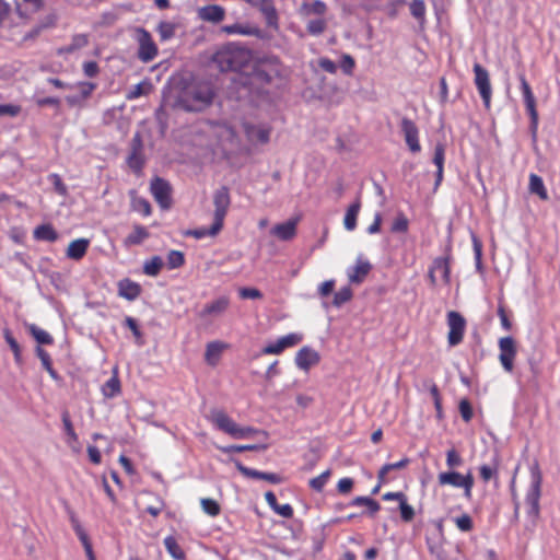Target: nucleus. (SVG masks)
Masks as SVG:
<instances>
[{
    "instance_id": "obj_48",
    "label": "nucleus",
    "mask_w": 560,
    "mask_h": 560,
    "mask_svg": "<svg viewBox=\"0 0 560 560\" xmlns=\"http://www.w3.org/2000/svg\"><path fill=\"white\" fill-rule=\"evenodd\" d=\"M237 431L238 433H236L234 435L235 439H243V438H247L249 435H253V434H258V435H262L265 439L268 438V433L264 430H258V429H255V428H252V427H237Z\"/></svg>"
},
{
    "instance_id": "obj_61",
    "label": "nucleus",
    "mask_w": 560,
    "mask_h": 560,
    "mask_svg": "<svg viewBox=\"0 0 560 560\" xmlns=\"http://www.w3.org/2000/svg\"><path fill=\"white\" fill-rule=\"evenodd\" d=\"M335 284H336V282H335L334 279H330V280H327V281L323 282L318 287V295L320 298H326V296L330 295L334 292Z\"/></svg>"
},
{
    "instance_id": "obj_49",
    "label": "nucleus",
    "mask_w": 560,
    "mask_h": 560,
    "mask_svg": "<svg viewBox=\"0 0 560 560\" xmlns=\"http://www.w3.org/2000/svg\"><path fill=\"white\" fill-rule=\"evenodd\" d=\"M457 528L462 532H470L474 527L471 517L468 514H463L454 518Z\"/></svg>"
},
{
    "instance_id": "obj_57",
    "label": "nucleus",
    "mask_w": 560,
    "mask_h": 560,
    "mask_svg": "<svg viewBox=\"0 0 560 560\" xmlns=\"http://www.w3.org/2000/svg\"><path fill=\"white\" fill-rule=\"evenodd\" d=\"M223 31L228 34H242V35H252L254 32L249 27H245L241 24L226 25L223 27Z\"/></svg>"
},
{
    "instance_id": "obj_33",
    "label": "nucleus",
    "mask_w": 560,
    "mask_h": 560,
    "mask_svg": "<svg viewBox=\"0 0 560 560\" xmlns=\"http://www.w3.org/2000/svg\"><path fill=\"white\" fill-rule=\"evenodd\" d=\"M16 10L21 15L36 12L40 5V0H15Z\"/></svg>"
},
{
    "instance_id": "obj_39",
    "label": "nucleus",
    "mask_w": 560,
    "mask_h": 560,
    "mask_svg": "<svg viewBox=\"0 0 560 560\" xmlns=\"http://www.w3.org/2000/svg\"><path fill=\"white\" fill-rule=\"evenodd\" d=\"M104 396L112 398L120 392V382L117 376H112L102 388Z\"/></svg>"
},
{
    "instance_id": "obj_8",
    "label": "nucleus",
    "mask_w": 560,
    "mask_h": 560,
    "mask_svg": "<svg viewBox=\"0 0 560 560\" xmlns=\"http://www.w3.org/2000/svg\"><path fill=\"white\" fill-rule=\"evenodd\" d=\"M150 191L162 209L166 210L171 208L172 187L167 180L159 176L153 177L150 184Z\"/></svg>"
},
{
    "instance_id": "obj_7",
    "label": "nucleus",
    "mask_w": 560,
    "mask_h": 560,
    "mask_svg": "<svg viewBox=\"0 0 560 560\" xmlns=\"http://www.w3.org/2000/svg\"><path fill=\"white\" fill-rule=\"evenodd\" d=\"M144 163L142 136L140 132H136L130 142V152L127 156V164L136 174L139 175L142 172Z\"/></svg>"
},
{
    "instance_id": "obj_32",
    "label": "nucleus",
    "mask_w": 560,
    "mask_h": 560,
    "mask_svg": "<svg viewBox=\"0 0 560 560\" xmlns=\"http://www.w3.org/2000/svg\"><path fill=\"white\" fill-rule=\"evenodd\" d=\"M164 546L167 550V552L176 560H184L185 559V552L180 548V546L177 544V540L173 536H167L164 539Z\"/></svg>"
},
{
    "instance_id": "obj_55",
    "label": "nucleus",
    "mask_w": 560,
    "mask_h": 560,
    "mask_svg": "<svg viewBox=\"0 0 560 560\" xmlns=\"http://www.w3.org/2000/svg\"><path fill=\"white\" fill-rule=\"evenodd\" d=\"M125 325L132 331L137 342L142 345V332L139 329L137 320L128 316L125 318Z\"/></svg>"
},
{
    "instance_id": "obj_20",
    "label": "nucleus",
    "mask_w": 560,
    "mask_h": 560,
    "mask_svg": "<svg viewBox=\"0 0 560 560\" xmlns=\"http://www.w3.org/2000/svg\"><path fill=\"white\" fill-rule=\"evenodd\" d=\"M198 16L202 21L211 22V23H220L224 20L225 10L223 7L218 4H209L198 10Z\"/></svg>"
},
{
    "instance_id": "obj_59",
    "label": "nucleus",
    "mask_w": 560,
    "mask_h": 560,
    "mask_svg": "<svg viewBox=\"0 0 560 560\" xmlns=\"http://www.w3.org/2000/svg\"><path fill=\"white\" fill-rule=\"evenodd\" d=\"M236 468L243 476L253 478V479H260V476L262 472V471H259V470H256L253 468H248V467L244 466L241 462H236Z\"/></svg>"
},
{
    "instance_id": "obj_52",
    "label": "nucleus",
    "mask_w": 560,
    "mask_h": 560,
    "mask_svg": "<svg viewBox=\"0 0 560 560\" xmlns=\"http://www.w3.org/2000/svg\"><path fill=\"white\" fill-rule=\"evenodd\" d=\"M399 510H400V516H401V520L406 523H409L413 520L415 517V510L411 505H409L407 503V499H405V501H401L399 503Z\"/></svg>"
},
{
    "instance_id": "obj_19",
    "label": "nucleus",
    "mask_w": 560,
    "mask_h": 560,
    "mask_svg": "<svg viewBox=\"0 0 560 560\" xmlns=\"http://www.w3.org/2000/svg\"><path fill=\"white\" fill-rule=\"evenodd\" d=\"M299 219H290L287 222L276 224L271 234L281 241H290L296 235V225Z\"/></svg>"
},
{
    "instance_id": "obj_37",
    "label": "nucleus",
    "mask_w": 560,
    "mask_h": 560,
    "mask_svg": "<svg viewBox=\"0 0 560 560\" xmlns=\"http://www.w3.org/2000/svg\"><path fill=\"white\" fill-rule=\"evenodd\" d=\"M435 272H440L444 282L450 281V264L447 258L439 257L434 259L431 267Z\"/></svg>"
},
{
    "instance_id": "obj_43",
    "label": "nucleus",
    "mask_w": 560,
    "mask_h": 560,
    "mask_svg": "<svg viewBox=\"0 0 560 560\" xmlns=\"http://www.w3.org/2000/svg\"><path fill=\"white\" fill-rule=\"evenodd\" d=\"M156 31L161 40H168L175 35V25L171 22H160Z\"/></svg>"
},
{
    "instance_id": "obj_64",
    "label": "nucleus",
    "mask_w": 560,
    "mask_h": 560,
    "mask_svg": "<svg viewBox=\"0 0 560 560\" xmlns=\"http://www.w3.org/2000/svg\"><path fill=\"white\" fill-rule=\"evenodd\" d=\"M497 467H492V466H489V465H482L480 468H479V471H480V477L481 479L487 482L489 481L493 476H495L497 474Z\"/></svg>"
},
{
    "instance_id": "obj_25",
    "label": "nucleus",
    "mask_w": 560,
    "mask_h": 560,
    "mask_svg": "<svg viewBox=\"0 0 560 560\" xmlns=\"http://www.w3.org/2000/svg\"><path fill=\"white\" fill-rule=\"evenodd\" d=\"M300 12L304 16L317 15L323 18L327 12V4L322 0H314L313 2H303Z\"/></svg>"
},
{
    "instance_id": "obj_16",
    "label": "nucleus",
    "mask_w": 560,
    "mask_h": 560,
    "mask_svg": "<svg viewBox=\"0 0 560 560\" xmlns=\"http://www.w3.org/2000/svg\"><path fill=\"white\" fill-rule=\"evenodd\" d=\"M252 7L257 8L264 15L266 25L270 28H279V15L273 0H256Z\"/></svg>"
},
{
    "instance_id": "obj_42",
    "label": "nucleus",
    "mask_w": 560,
    "mask_h": 560,
    "mask_svg": "<svg viewBox=\"0 0 560 560\" xmlns=\"http://www.w3.org/2000/svg\"><path fill=\"white\" fill-rule=\"evenodd\" d=\"M151 90V84L149 82H141L132 86L127 93L128 100H136L142 95H145Z\"/></svg>"
},
{
    "instance_id": "obj_14",
    "label": "nucleus",
    "mask_w": 560,
    "mask_h": 560,
    "mask_svg": "<svg viewBox=\"0 0 560 560\" xmlns=\"http://www.w3.org/2000/svg\"><path fill=\"white\" fill-rule=\"evenodd\" d=\"M230 307V298L222 295L207 303L198 313V317L203 320L214 319L222 316Z\"/></svg>"
},
{
    "instance_id": "obj_26",
    "label": "nucleus",
    "mask_w": 560,
    "mask_h": 560,
    "mask_svg": "<svg viewBox=\"0 0 560 560\" xmlns=\"http://www.w3.org/2000/svg\"><path fill=\"white\" fill-rule=\"evenodd\" d=\"M89 245L90 242L86 238H78L72 241L67 248V257L74 260L81 259L85 255Z\"/></svg>"
},
{
    "instance_id": "obj_62",
    "label": "nucleus",
    "mask_w": 560,
    "mask_h": 560,
    "mask_svg": "<svg viewBox=\"0 0 560 560\" xmlns=\"http://www.w3.org/2000/svg\"><path fill=\"white\" fill-rule=\"evenodd\" d=\"M238 293L242 299H260V298H262L261 292L256 288H241Z\"/></svg>"
},
{
    "instance_id": "obj_18",
    "label": "nucleus",
    "mask_w": 560,
    "mask_h": 560,
    "mask_svg": "<svg viewBox=\"0 0 560 560\" xmlns=\"http://www.w3.org/2000/svg\"><path fill=\"white\" fill-rule=\"evenodd\" d=\"M212 421L221 431L230 434L233 438L236 433H238V424L221 410L213 411Z\"/></svg>"
},
{
    "instance_id": "obj_36",
    "label": "nucleus",
    "mask_w": 560,
    "mask_h": 560,
    "mask_svg": "<svg viewBox=\"0 0 560 560\" xmlns=\"http://www.w3.org/2000/svg\"><path fill=\"white\" fill-rule=\"evenodd\" d=\"M162 267H163L162 258L160 256H153L151 259H149L144 262L143 272L147 276L155 277L160 273Z\"/></svg>"
},
{
    "instance_id": "obj_44",
    "label": "nucleus",
    "mask_w": 560,
    "mask_h": 560,
    "mask_svg": "<svg viewBox=\"0 0 560 560\" xmlns=\"http://www.w3.org/2000/svg\"><path fill=\"white\" fill-rule=\"evenodd\" d=\"M330 475H331L330 469L325 470L319 476L312 478L310 480V487L317 492H322L325 485L327 483Z\"/></svg>"
},
{
    "instance_id": "obj_27",
    "label": "nucleus",
    "mask_w": 560,
    "mask_h": 560,
    "mask_svg": "<svg viewBox=\"0 0 560 560\" xmlns=\"http://www.w3.org/2000/svg\"><path fill=\"white\" fill-rule=\"evenodd\" d=\"M361 209V202L360 199L357 198V200L351 203L345 214L343 219V225L345 229L348 231H353L357 226V218Z\"/></svg>"
},
{
    "instance_id": "obj_40",
    "label": "nucleus",
    "mask_w": 560,
    "mask_h": 560,
    "mask_svg": "<svg viewBox=\"0 0 560 560\" xmlns=\"http://www.w3.org/2000/svg\"><path fill=\"white\" fill-rule=\"evenodd\" d=\"M352 299V290L350 287H343L338 292L335 293L332 305L336 307H340L345 303L349 302Z\"/></svg>"
},
{
    "instance_id": "obj_24",
    "label": "nucleus",
    "mask_w": 560,
    "mask_h": 560,
    "mask_svg": "<svg viewBox=\"0 0 560 560\" xmlns=\"http://www.w3.org/2000/svg\"><path fill=\"white\" fill-rule=\"evenodd\" d=\"M89 44V37L85 34H77L72 36L71 43L69 45L62 46L57 49V54L59 56L70 55L75 52L79 49L84 48Z\"/></svg>"
},
{
    "instance_id": "obj_45",
    "label": "nucleus",
    "mask_w": 560,
    "mask_h": 560,
    "mask_svg": "<svg viewBox=\"0 0 560 560\" xmlns=\"http://www.w3.org/2000/svg\"><path fill=\"white\" fill-rule=\"evenodd\" d=\"M185 262V256L179 250H171L167 254V266L170 269L179 268Z\"/></svg>"
},
{
    "instance_id": "obj_58",
    "label": "nucleus",
    "mask_w": 560,
    "mask_h": 560,
    "mask_svg": "<svg viewBox=\"0 0 560 560\" xmlns=\"http://www.w3.org/2000/svg\"><path fill=\"white\" fill-rule=\"evenodd\" d=\"M282 343L283 349L293 347L302 341V336L299 334H289L279 338Z\"/></svg>"
},
{
    "instance_id": "obj_29",
    "label": "nucleus",
    "mask_w": 560,
    "mask_h": 560,
    "mask_svg": "<svg viewBox=\"0 0 560 560\" xmlns=\"http://www.w3.org/2000/svg\"><path fill=\"white\" fill-rule=\"evenodd\" d=\"M350 505L366 506V514L371 517H374L375 514L381 510L380 503L369 497H355L350 502Z\"/></svg>"
},
{
    "instance_id": "obj_15",
    "label": "nucleus",
    "mask_w": 560,
    "mask_h": 560,
    "mask_svg": "<svg viewBox=\"0 0 560 560\" xmlns=\"http://www.w3.org/2000/svg\"><path fill=\"white\" fill-rule=\"evenodd\" d=\"M400 130L409 150L412 153L420 152L421 145L419 143V129L416 124L411 119L404 117L400 121Z\"/></svg>"
},
{
    "instance_id": "obj_9",
    "label": "nucleus",
    "mask_w": 560,
    "mask_h": 560,
    "mask_svg": "<svg viewBox=\"0 0 560 560\" xmlns=\"http://www.w3.org/2000/svg\"><path fill=\"white\" fill-rule=\"evenodd\" d=\"M137 42L139 45L138 58L143 62L152 61L158 55V47L150 33L142 27L137 28Z\"/></svg>"
},
{
    "instance_id": "obj_50",
    "label": "nucleus",
    "mask_w": 560,
    "mask_h": 560,
    "mask_svg": "<svg viewBox=\"0 0 560 560\" xmlns=\"http://www.w3.org/2000/svg\"><path fill=\"white\" fill-rule=\"evenodd\" d=\"M61 419H62V423H63V428H65L66 434L69 436V440L72 441V442H77L78 441V435L74 432V429H73V425H72L69 412L68 411H63L62 416H61Z\"/></svg>"
},
{
    "instance_id": "obj_12",
    "label": "nucleus",
    "mask_w": 560,
    "mask_h": 560,
    "mask_svg": "<svg viewBox=\"0 0 560 560\" xmlns=\"http://www.w3.org/2000/svg\"><path fill=\"white\" fill-rule=\"evenodd\" d=\"M500 355L499 360L503 369L511 373L514 369V359L517 353L516 342L513 337L508 336L499 340Z\"/></svg>"
},
{
    "instance_id": "obj_38",
    "label": "nucleus",
    "mask_w": 560,
    "mask_h": 560,
    "mask_svg": "<svg viewBox=\"0 0 560 560\" xmlns=\"http://www.w3.org/2000/svg\"><path fill=\"white\" fill-rule=\"evenodd\" d=\"M267 444H250V445H230L223 450L224 453H242L246 451H265L267 450Z\"/></svg>"
},
{
    "instance_id": "obj_3",
    "label": "nucleus",
    "mask_w": 560,
    "mask_h": 560,
    "mask_svg": "<svg viewBox=\"0 0 560 560\" xmlns=\"http://www.w3.org/2000/svg\"><path fill=\"white\" fill-rule=\"evenodd\" d=\"M530 487L526 493L525 503L527 505V515L532 518V525L536 526L537 520L540 514V497L542 475L537 462L530 467Z\"/></svg>"
},
{
    "instance_id": "obj_60",
    "label": "nucleus",
    "mask_w": 560,
    "mask_h": 560,
    "mask_svg": "<svg viewBox=\"0 0 560 560\" xmlns=\"http://www.w3.org/2000/svg\"><path fill=\"white\" fill-rule=\"evenodd\" d=\"M408 230V219L404 214L397 215L392 225L393 232H406Z\"/></svg>"
},
{
    "instance_id": "obj_10",
    "label": "nucleus",
    "mask_w": 560,
    "mask_h": 560,
    "mask_svg": "<svg viewBox=\"0 0 560 560\" xmlns=\"http://www.w3.org/2000/svg\"><path fill=\"white\" fill-rule=\"evenodd\" d=\"M447 325L450 328L447 336L448 345L451 347L457 346L463 340L466 320L458 312L451 311L447 313Z\"/></svg>"
},
{
    "instance_id": "obj_63",
    "label": "nucleus",
    "mask_w": 560,
    "mask_h": 560,
    "mask_svg": "<svg viewBox=\"0 0 560 560\" xmlns=\"http://www.w3.org/2000/svg\"><path fill=\"white\" fill-rule=\"evenodd\" d=\"M83 72L88 78H94L98 74L100 68L95 61H86L83 63Z\"/></svg>"
},
{
    "instance_id": "obj_21",
    "label": "nucleus",
    "mask_w": 560,
    "mask_h": 560,
    "mask_svg": "<svg viewBox=\"0 0 560 560\" xmlns=\"http://www.w3.org/2000/svg\"><path fill=\"white\" fill-rule=\"evenodd\" d=\"M117 285L119 296L128 301H133L141 294L140 284L128 278L120 280Z\"/></svg>"
},
{
    "instance_id": "obj_11",
    "label": "nucleus",
    "mask_w": 560,
    "mask_h": 560,
    "mask_svg": "<svg viewBox=\"0 0 560 560\" xmlns=\"http://www.w3.org/2000/svg\"><path fill=\"white\" fill-rule=\"evenodd\" d=\"M518 79L521 82V89H522V93H523V97H524V103H525L526 109L530 117V130H532L533 136L535 137L536 132H537V126H538V113L536 109V100H535V96L532 92V89H530L528 82L525 79V75L520 74Z\"/></svg>"
},
{
    "instance_id": "obj_35",
    "label": "nucleus",
    "mask_w": 560,
    "mask_h": 560,
    "mask_svg": "<svg viewBox=\"0 0 560 560\" xmlns=\"http://www.w3.org/2000/svg\"><path fill=\"white\" fill-rule=\"evenodd\" d=\"M28 331L38 342V345H51L54 342L52 337L44 329L32 324L28 326Z\"/></svg>"
},
{
    "instance_id": "obj_23",
    "label": "nucleus",
    "mask_w": 560,
    "mask_h": 560,
    "mask_svg": "<svg viewBox=\"0 0 560 560\" xmlns=\"http://www.w3.org/2000/svg\"><path fill=\"white\" fill-rule=\"evenodd\" d=\"M228 348V345L222 341H211L207 343L205 360L209 365H215L224 349Z\"/></svg>"
},
{
    "instance_id": "obj_53",
    "label": "nucleus",
    "mask_w": 560,
    "mask_h": 560,
    "mask_svg": "<svg viewBox=\"0 0 560 560\" xmlns=\"http://www.w3.org/2000/svg\"><path fill=\"white\" fill-rule=\"evenodd\" d=\"M445 158V145L443 143H436L434 148L433 163L438 170L443 168Z\"/></svg>"
},
{
    "instance_id": "obj_5",
    "label": "nucleus",
    "mask_w": 560,
    "mask_h": 560,
    "mask_svg": "<svg viewBox=\"0 0 560 560\" xmlns=\"http://www.w3.org/2000/svg\"><path fill=\"white\" fill-rule=\"evenodd\" d=\"M438 481L440 486L450 485L455 488H463L465 498L468 500L471 499V490L474 487V476L471 471H468L466 475H460L454 470L440 472Z\"/></svg>"
},
{
    "instance_id": "obj_56",
    "label": "nucleus",
    "mask_w": 560,
    "mask_h": 560,
    "mask_svg": "<svg viewBox=\"0 0 560 560\" xmlns=\"http://www.w3.org/2000/svg\"><path fill=\"white\" fill-rule=\"evenodd\" d=\"M410 12L416 19H423L425 13L424 2L422 0H413L410 4Z\"/></svg>"
},
{
    "instance_id": "obj_2",
    "label": "nucleus",
    "mask_w": 560,
    "mask_h": 560,
    "mask_svg": "<svg viewBox=\"0 0 560 560\" xmlns=\"http://www.w3.org/2000/svg\"><path fill=\"white\" fill-rule=\"evenodd\" d=\"M248 59V50L234 45L221 48L213 56V62L221 71H240Z\"/></svg>"
},
{
    "instance_id": "obj_22",
    "label": "nucleus",
    "mask_w": 560,
    "mask_h": 560,
    "mask_svg": "<svg viewBox=\"0 0 560 560\" xmlns=\"http://www.w3.org/2000/svg\"><path fill=\"white\" fill-rule=\"evenodd\" d=\"M372 266L368 260L359 258L354 267L348 271V278L351 283L359 284L369 275Z\"/></svg>"
},
{
    "instance_id": "obj_6",
    "label": "nucleus",
    "mask_w": 560,
    "mask_h": 560,
    "mask_svg": "<svg viewBox=\"0 0 560 560\" xmlns=\"http://www.w3.org/2000/svg\"><path fill=\"white\" fill-rule=\"evenodd\" d=\"M242 129L249 143L267 144L270 140L271 127L266 124H254L250 121H243Z\"/></svg>"
},
{
    "instance_id": "obj_51",
    "label": "nucleus",
    "mask_w": 560,
    "mask_h": 560,
    "mask_svg": "<svg viewBox=\"0 0 560 560\" xmlns=\"http://www.w3.org/2000/svg\"><path fill=\"white\" fill-rule=\"evenodd\" d=\"M462 464H463V458L457 453V451L454 450V448L448 450L447 453H446V465H447V467L453 469V468L462 466Z\"/></svg>"
},
{
    "instance_id": "obj_31",
    "label": "nucleus",
    "mask_w": 560,
    "mask_h": 560,
    "mask_svg": "<svg viewBox=\"0 0 560 560\" xmlns=\"http://www.w3.org/2000/svg\"><path fill=\"white\" fill-rule=\"evenodd\" d=\"M149 237V232L144 226L136 225L133 228V231L126 237L125 244L130 245H138L141 244L145 238Z\"/></svg>"
},
{
    "instance_id": "obj_46",
    "label": "nucleus",
    "mask_w": 560,
    "mask_h": 560,
    "mask_svg": "<svg viewBox=\"0 0 560 560\" xmlns=\"http://www.w3.org/2000/svg\"><path fill=\"white\" fill-rule=\"evenodd\" d=\"M3 336H4L7 343L10 346L12 352L14 353L15 361L18 363H20L21 362V348H20L18 341L12 336V334L9 329H4Z\"/></svg>"
},
{
    "instance_id": "obj_54",
    "label": "nucleus",
    "mask_w": 560,
    "mask_h": 560,
    "mask_svg": "<svg viewBox=\"0 0 560 560\" xmlns=\"http://www.w3.org/2000/svg\"><path fill=\"white\" fill-rule=\"evenodd\" d=\"M459 412L465 422H469L472 419L474 412L468 399H462L459 401Z\"/></svg>"
},
{
    "instance_id": "obj_1",
    "label": "nucleus",
    "mask_w": 560,
    "mask_h": 560,
    "mask_svg": "<svg viewBox=\"0 0 560 560\" xmlns=\"http://www.w3.org/2000/svg\"><path fill=\"white\" fill-rule=\"evenodd\" d=\"M213 96L209 84H192L180 92L177 105L186 112H200L212 103Z\"/></svg>"
},
{
    "instance_id": "obj_28",
    "label": "nucleus",
    "mask_w": 560,
    "mask_h": 560,
    "mask_svg": "<svg viewBox=\"0 0 560 560\" xmlns=\"http://www.w3.org/2000/svg\"><path fill=\"white\" fill-rule=\"evenodd\" d=\"M528 190L530 194L537 195L541 200L548 199V192L542 178L534 173L529 175Z\"/></svg>"
},
{
    "instance_id": "obj_30",
    "label": "nucleus",
    "mask_w": 560,
    "mask_h": 560,
    "mask_svg": "<svg viewBox=\"0 0 560 560\" xmlns=\"http://www.w3.org/2000/svg\"><path fill=\"white\" fill-rule=\"evenodd\" d=\"M33 234L37 241L55 242L58 238V233L50 224L38 225Z\"/></svg>"
},
{
    "instance_id": "obj_17",
    "label": "nucleus",
    "mask_w": 560,
    "mask_h": 560,
    "mask_svg": "<svg viewBox=\"0 0 560 560\" xmlns=\"http://www.w3.org/2000/svg\"><path fill=\"white\" fill-rule=\"evenodd\" d=\"M320 360L319 353L310 348L303 347L295 355V363L301 370L307 371L311 366L316 365Z\"/></svg>"
},
{
    "instance_id": "obj_4",
    "label": "nucleus",
    "mask_w": 560,
    "mask_h": 560,
    "mask_svg": "<svg viewBox=\"0 0 560 560\" xmlns=\"http://www.w3.org/2000/svg\"><path fill=\"white\" fill-rule=\"evenodd\" d=\"M231 205L230 191L226 186H222L213 194V222L212 232L219 233L223 228L224 218Z\"/></svg>"
},
{
    "instance_id": "obj_47",
    "label": "nucleus",
    "mask_w": 560,
    "mask_h": 560,
    "mask_svg": "<svg viewBox=\"0 0 560 560\" xmlns=\"http://www.w3.org/2000/svg\"><path fill=\"white\" fill-rule=\"evenodd\" d=\"M201 506L205 513H207L210 516H217L220 514L221 511L219 503L208 498L201 500Z\"/></svg>"
},
{
    "instance_id": "obj_13",
    "label": "nucleus",
    "mask_w": 560,
    "mask_h": 560,
    "mask_svg": "<svg viewBox=\"0 0 560 560\" xmlns=\"http://www.w3.org/2000/svg\"><path fill=\"white\" fill-rule=\"evenodd\" d=\"M475 83L480 93L486 108H490L491 84L488 71L480 65H474Z\"/></svg>"
},
{
    "instance_id": "obj_34",
    "label": "nucleus",
    "mask_w": 560,
    "mask_h": 560,
    "mask_svg": "<svg viewBox=\"0 0 560 560\" xmlns=\"http://www.w3.org/2000/svg\"><path fill=\"white\" fill-rule=\"evenodd\" d=\"M327 24V20L324 18L313 19L307 22L306 31L313 36H319L326 31Z\"/></svg>"
},
{
    "instance_id": "obj_41",
    "label": "nucleus",
    "mask_w": 560,
    "mask_h": 560,
    "mask_svg": "<svg viewBox=\"0 0 560 560\" xmlns=\"http://www.w3.org/2000/svg\"><path fill=\"white\" fill-rule=\"evenodd\" d=\"M131 207L135 211L140 212L145 217L150 215L152 211L150 202L141 197H132Z\"/></svg>"
}]
</instances>
